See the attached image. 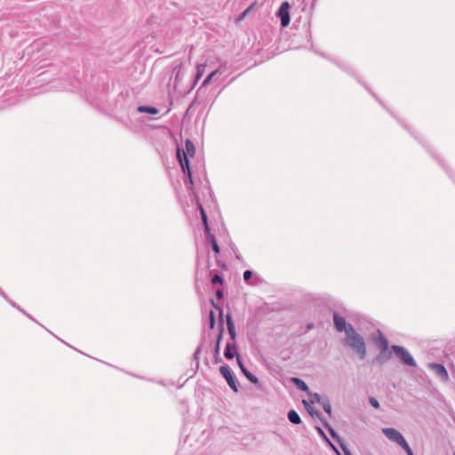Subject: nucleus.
Segmentation results:
<instances>
[{
	"instance_id": "1",
	"label": "nucleus",
	"mask_w": 455,
	"mask_h": 455,
	"mask_svg": "<svg viewBox=\"0 0 455 455\" xmlns=\"http://www.w3.org/2000/svg\"><path fill=\"white\" fill-rule=\"evenodd\" d=\"M186 152L182 151L180 148L177 149V160L181 167L182 172L184 173V184L188 190H192L194 181L192 177V172L188 160L189 157H193L196 153V148L194 143L188 140L186 141Z\"/></svg>"
},
{
	"instance_id": "2",
	"label": "nucleus",
	"mask_w": 455,
	"mask_h": 455,
	"mask_svg": "<svg viewBox=\"0 0 455 455\" xmlns=\"http://www.w3.org/2000/svg\"><path fill=\"white\" fill-rule=\"evenodd\" d=\"M345 345L350 347L357 355L358 359L364 360L367 354L365 341L354 326L348 328L347 335H346Z\"/></svg>"
},
{
	"instance_id": "3",
	"label": "nucleus",
	"mask_w": 455,
	"mask_h": 455,
	"mask_svg": "<svg viewBox=\"0 0 455 455\" xmlns=\"http://www.w3.org/2000/svg\"><path fill=\"white\" fill-rule=\"evenodd\" d=\"M227 327H228V334H229V337H230V339L232 340V342H228L226 344V347L224 350V356L228 360H231L234 357H236V355H238V354L236 352L233 351V350L236 349V345H235L236 332H235V323L233 321V318H232V315L230 313L227 314Z\"/></svg>"
},
{
	"instance_id": "4",
	"label": "nucleus",
	"mask_w": 455,
	"mask_h": 455,
	"mask_svg": "<svg viewBox=\"0 0 455 455\" xmlns=\"http://www.w3.org/2000/svg\"><path fill=\"white\" fill-rule=\"evenodd\" d=\"M391 349L404 365L417 367L415 359L404 347L393 345Z\"/></svg>"
},
{
	"instance_id": "5",
	"label": "nucleus",
	"mask_w": 455,
	"mask_h": 455,
	"mask_svg": "<svg viewBox=\"0 0 455 455\" xmlns=\"http://www.w3.org/2000/svg\"><path fill=\"white\" fill-rule=\"evenodd\" d=\"M220 372L222 375V377L226 379L227 383L232 388V390L235 392H238L239 387L237 379L234 373L232 372L229 366L227 364L220 366Z\"/></svg>"
},
{
	"instance_id": "6",
	"label": "nucleus",
	"mask_w": 455,
	"mask_h": 455,
	"mask_svg": "<svg viewBox=\"0 0 455 455\" xmlns=\"http://www.w3.org/2000/svg\"><path fill=\"white\" fill-rule=\"evenodd\" d=\"M212 306L219 310V314H220V331H219V334H218V337H217V340H216V344H215V347H214V355L215 357L219 356L220 355V342H221V339H222V335H223V331H224V322H223V308L222 307L220 306H218L213 299H212Z\"/></svg>"
},
{
	"instance_id": "7",
	"label": "nucleus",
	"mask_w": 455,
	"mask_h": 455,
	"mask_svg": "<svg viewBox=\"0 0 455 455\" xmlns=\"http://www.w3.org/2000/svg\"><path fill=\"white\" fill-rule=\"evenodd\" d=\"M290 4L287 1H284L281 4L276 12V15L280 19V23L283 28H285L290 24Z\"/></svg>"
},
{
	"instance_id": "8",
	"label": "nucleus",
	"mask_w": 455,
	"mask_h": 455,
	"mask_svg": "<svg viewBox=\"0 0 455 455\" xmlns=\"http://www.w3.org/2000/svg\"><path fill=\"white\" fill-rule=\"evenodd\" d=\"M382 433L388 440L397 443L399 446H401L403 443L406 442L403 435L395 428L384 427L382 428Z\"/></svg>"
},
{
	"instance_id": "9",
	"label": "nucleus",
	"mask_w": 455,
	"mask_h": 455,
	"mask_svg": "<svg viewBox=\"0 0 455 455\" xmlns=\"http://www.w3.org/2000/svg\"><path fill=\"white\" fill-rule=\"evenodd\" d=\"M303 403L304 405L306 406L307 410L308 411V412L313 416V415H315L320 420L321 422L323 423V425L324 426V427L329 431L330 435L333 437V438H337L338 437V435L337 433L335 432V430L331 427V426L327 422V420L323 417V414L319 411H315V412L313 411L312 408L310 407V405L308 404V403L307 401H303Z\"/></svg>"
},
{
	"instance_id": "10",
	"label": "nucleus",
	"mask_w": 455,
	"mask_h": 455,
	"mask_svg": "<svg viewBox=\"0 0 455 455\" xmlns=\"http://www.w3.org/2000/svg\"><path fill=\"white\" fill-rule=\"evenodd\" d=\"M333 323H334L335 329L338 331H339V332L344 331L346 333V335H347L348 328L350 326H353L350 323L347 324L345 317L339 315L338 313L333 314Z\"/></svg>"
},
{
	"instance_id": "11",
	"label": "nucleus",
	"mask_w": 455,
	"mask_h": 455,
	"mask_svg": "<svg viewBox=\"0 0 455 455\" xmlns=\"http://www.w3.org/2000/svg\"><path fill=\"white\" fill-rule=\"evenodd\" d=\"M315 53L319 54L320 56H322L323 58L333 62L339 68H340L341 70L347 72V74H349L350 76H355V73L354 72V70L352 69V68L345 63H342L341 61L338 60H335V59H332L327 55H325L324 53H322V52H315Z\"/></svg>"
},
{
	"instance_id": "12",
	"label": "nucleus",
	"mask_w": 455,
	"mask_h": 455,
	"mask_svg": "<svg viewBox=\"0 0 455 455\" xmlns=\"http://www.w3.org/2000/svg\"><path fill=\"white\" fill-rule=\"evenodd\" d=\"M141 113H142V105L138 106L136 110L133 111V113L132 114V117L130 119L131 128L135 131H139L140 129V127L142 126V121L140 120V117L135 118V116L140 115Z\"/></svg>"
},
{
	"instance_id": "13",
	"label": "nucleus",
	"mask_w": 455,
	"mask_h": 455,
	"mask_svg": "<svg viewBox=\"0 0 455 455\" xmlns=\"http://www.w3.org/2000/svg\"><path fill=\"white\" fill-rule=\"evenodd\" d=\"M430 368L443 380L447 381L449 379L448 371H447L446 368L443 364L437 363H432L430 365Z\"/></svg>"
},
{
	"instance_id": "14",
	"label": "nucleus",
	"mask_w": 455,
	"mask_h": 455,
	"mask_svg": "<svg viewBox=\"0 0 455 455\" xmlns=\"http://www.w3.org/2000/svg\"><path fill=\"white\" fill-rule=\"evenodd\" d=\"M374 342L380 352L385 353L386 350L389 349L388 340L380 331H378V337L374 339Z\"/></svg>"
},
{
	"instance_id": "15",
	"label": "nucleus",
	"mask_w": 455,
	"mask_h": 455,
	"mask_svg": "<svg viewBox=\"0 0 455 455\" xmlns=\"http://www.w3.org/2000/svg\"><path fill=\"white\" fill-rule=\"evenodd\" d=\"M392 356V352L387 349L386 350V352H380L379 351V354L376 356L374 362L378 364H383L385 363H387Z\"/></svg>"
},
{
	"instance_id": "16",
	"label": "nucleus",
	"mask_w": 455,
	"mask_h": 455,
	"mask_svg": "<svg viewBox=\"0 0 455 455\" xmlns=\"http://www.w3.org/2000/svg\"><path fill=\"white\" fill-rule=\"evenodd\" d=\"M206 236H207V240H208L209 243L211 244L212 251L217 254L220 253V249L218 244L217 239L214 236V235H212L211 233L210 229H209V232H206Z\"/></svg>"
},
{
	"instance_id": "17",
	"label": "nucleus",
	"mask_w": 455,
	"mask_h": 455,
	"mask_svg": "<svg viewBox=\"0 0 455 455\" xmlns=\"http://www.w3.org/2000/svg\"><path fill=\"white\" fill-rule=\"evenodd\" d=\"M291 381L300 391H303V392H308L309 391V387H308L307 384L303 379H301L299 378H297V377H293V378L291 379Z\"/></svg>"
},
{
	"instance_id": "18",
	"label": "nucleus",
	"mask_w": 455,
	"mask_h": 455,
	"mask_svg": "<svg viewBox=\"0 0 455 455\" xmlns=\"http://www.w3.org/2000/svg\"><path fill=\"white\" fill-rule=\"evenodd\" d=\"M287 418L289 421L294 425H299L301 423L300 416L295 410H290L287 413Z\"/></svg>"
},
{
	"instance_id": "19",
	"label": "nucleus",
	"mask_w": 455,
	"mask_h": 455,
	"mask_svg": "<svg viewBox=\"0 0 455 455\" xmlns=\"http://www.w3.org/2000/svg\"><path fill=\"white\" fill-rule=\"evenodd\" d=\"M206 65L205 64H197L196 65V73L195 76V84L202 78L205 72Z\"/></svg>"
},
{
	"instance_id": "20",
	"label": "nucleus",
	"mask_w": 455,
	"mask_h": 455,
	"mask_svg": "<svg viewBox=\"0 0 455 455\" xmlns=\"http://www.w3.org/2000/svg\"><path fill=\"white\" fill-rule=\"evenodd\" d=\"M243 374L251 383L258 387L259 386V379L254 374H252L248 369L244 371Z\"/></svg>"
},
{
	"instance_id": "21",
	"label": "nucleus",
	"mask_w": 455,
	"mask_h": 455,
	"mask_svg": "<svg viewBox=\"0 0 455 455\" xmlns=\"http://www.w3.org/2000/svg\"><path fill=\"white\" fill-rule=\"evenodd\" d=\"M243 280L246 283L250 284V285H256L257 283L255 281L252 280V276H253V272L251 270H245L243 272Z\"/></svg>"
},
{
	"instance_id": "22",
	"label": "nucleus",
	"mask_w": 455,
	"mask_h": 455,
	"mask_svg": "<svg viewBox=\"0 0 455 455\" xmlns=\"http://www.w3.org/2000/svg\"><path fill=\"white\" fill-rule=\"evenodd\" d=\"M199 209H200V213L202 216V220H203V223L204 226L205 232H209L210 227L208 224V218H207L206 212L201 204L199 205Z\"/></svg>"
},
{
	"instance_id": "23",
	"label": "nucleus",
	"mask_w": 455,
	"mask_h": 455,
	"mask_svg": "<svg viewBox=\"0 0 455 455\" xmlns=\"http://www.w3.org/2000/svg\"><path fill=\"white\" fill-rule=\"evenodd\" d=\"M252 10H254V4H251L249 7H247L243 12H242L239 14L237 21L243 20Z\"/></svg>"
},
{
	"instance_id": "24",
	"label": "nucleus",
	"mask_w": 455,
	"mask_h": 455,
	"mask_svg": "<svg viewBox=\"0 0 455 455\" xmlns=\"http://www.w3.org/2000/svg\"><path fill=\"white\" fill-rule=\"evenodd\" d=\"M211 282L213 285H216V284L221 285L224 283V278L220 274H215L211 277Z\"/></svg>"
},
{
	"instance_id": "25",
	"label": "nucleus",
	"mask_w": 455,
	"mask_h": 455,
	"mask_svg": "<svg viewBox=\"0 0 455 455\" xmlns=\"http://www.w3.org/2000/svg\"><path fill=\"white\" fill-rule=\"evenodd\" d=\"M321 405L323 406V411L329 415L331 416V405L329 402L328 399H323V403H321Z\"/></svg>"
},
{
	"instance_id": "26",
	"label": "nucleus",
	"mask_w": 455,
	"mask_h": 455,
	"mask_svg": "<svg viewBox=\"0 0 455 455\" xmlns=\"http://www.w3.org/2000/svg\"><path fill=\"white\" fill-rule=\"evenodd\" d=\"M144 114L157 115L159 114V109L153 106H144Z\"/></svg>"
},
{
	"instance_id": "27",
	"label": "nucleus",
	"mask_w": 455,
	"mask_h": 455,
	"mask_svg": "<svg viewBox=\"0 0 455 455\" xmlns=\"http://www.w3.org/2000/svg\"><path fill=\"white\" fill-rule=\"evenodd\" d=\"M215 314L213 310H211L209 313L208 326L210 329H213L215 327Z\"/></svg>"
},
{
	"instance_id": "28",
	"label": "nucleus",
	"mask_w": 455,
	"mask_h": 455,
	"mask_svg": "<svg viewBox=\"0 0 455 455\" xmlns=\"http://www.w3.org/2000/svg\"><path fill=\"white\" fill-rule=\"evenodd\" d=\"M201 351H202V345H200V346L196 349V351H195V353H194V355H193L194 360H195V361H196V367H198V366H199V359H200L199 355H200Z\"/></svg>"
},
{
	"instance_id": "29",
	"label": "nucleus",
	"mask_w": 455,
	"mask_h": 455,
	"mask_svg": "<svg viewBox=\"0 0 455 455\" xmlns=\"http://www.w3.org/2000/svg\"><path fill=\"white\" fill-rule=\"evenodd\" d=\"M369 403L375 409H379L380 404L375 397H369Z\"/></svg>"
},
{
	"instance_id": "30",
	"label": "nucleus",
	"mask_w": 455,
	"mask_h": 455,
	"mask_svg": "<svg viewBox=\"0 0 455 455\" xmlns=\"http://www.w3.org/2000/svg\"><path fill=\"white\" fill-rule=\"evenodd\" d=\"M401 447L404 450L407 455H414L411 448L408 444L407 441L403 443Z\"/></svg>"
},
{
	"instance_id": "31",
	"label": "nucleus",
	"mask_w": 455,
	"mask_h": 455,
	"mask_svg": "<svg viewBox=\"0 0 455 455\" xmlns=\"http://www.w3.org/2000/svg\"><path fill=\"white\" fill-rule=\"evenodd\" d=\"M323 398L322 396L317 394V393H315L312 395V400H311V403H323Z\"/></svg>"
},
{
	"instance_id": "32",
	"label": "nucleus",
	"mask_w": 455,
	"mask_h": 455,
	"mask_svg": "<svg viewBox=\"0 0 455 455\" xmlns=\"http://www.w3.org/2000/svg\"><path fill=\"white\" fill-rule=\"evenodd\" d=\"M211 83V79L206 76V78L203 81L201 86L199 87L197 93L205 86H207Z\"/></svg>"
},
{
	"instance_id": "33",
	"label": "nucleus",
	"mask_w": 455,
	"mask_h": 455,
	"mask_svg": "<svg viewBox=\"0 0 455 455\" xmlns=\"http://www.w3.org/2000/svg\"><path fill=\"white\" fill-rule=\"evenodd\" d=\"M211 83V79L206 76V78L203 81L201 86L199 87L197 93L205 86H207Z\"/></svg>"
},
{
	"instance_id": "34",
	"label": "nucleus",
	"mask_w": 455,
	"mask_h": 455,
	"mask_svg": "<svg viewBox=\"0 0 455 455\" xmlns=\"http://www.w3.org/2000/svg\"><path fill=\"white\" fill-rule=\"evenodd\" d=\"M438 162L440 164V165L445 170V172L449 174V176L454 180V182H455V177H453V175L448 171V169L446 168V166L444 165V164L443 163L442 160L438 159Z\"/></svg>"
},
{
	"instance_id": "35",
	"label": "nucleus",
	"mask_w": 455,
	"mask_h": 455,
	"mask_svg": "<svg viewBox=\"0 0 455 455\" xmlns=\"http://www.w3.org/2000/svg\"><path fill=\"white\" fill-rule=\"evenodd\" d=\"M340 447L344 452V455H353L349 449L343 443L340 444Z\"/></svg>"
},
{
	"instance_id": "36",
	"label": "nucleus",
	"mask_w": 455,
	"mask_h": 455,
	"mask_svg": "<svg viewBox=\"0 0 455 455\" xmlns=\"http://www.w3.org/2000/svg\"><path fill=\"white\" fill-rule=\"evenodd\" d=\"M220 73V69H215L213 71H212L208 76L207 77H209L211 79V81L214 78V76Z\"/></svg>"
},
{
	"instance_id": "37",
	"label": "nucleus",
	"mask_w": 455,
	"mask_h": 455,
	"mask_svg": "<svg viewBox=\"0 0 455 455\" xmlns=\"http://www.w3.org/2000/svg\"><path fill=\"white\" fill-rule=\"evenodd\" d=\"M363 86L379 102V104L384 106L383 103L381 102V100L376 96V94H374L365 84H363Z\"/></svg>"
},
{
	"instance_id": "38",
	"label": "nucleus",
	"mask_w": 455,
	"mask_h": 455,
	"mask_svg": "<svg viewBox=\"0 0 455 455\" xmlns=\"http://www.w3.org/2000/svg\"><path fill=\"white\" fill-rule=\"evenodd\" d=\"M172 72L175 73L176 79H177L179 77V75L180 72V66L174 67Z\"/></svg>"
},
{
	"instance_id": "39",
	"label": "nucleus",
	"mask_w": 455,
	"mask_h": 455,
	"mask_svg": "<svg viewBox=\"0 0 455 455\" xmlns=\"http://www.w3.org/2000/svg\"><path fill=\"white\" fill-rule=\"evenodd\" d=\"M236 363L238 366L240 367L242 364H243V360L239 355H236Z\"/></svg>"
},
{
	"instance_id": "40",
	"label": "nucleus",
	"mask_w": 455,
	"mask_h": 455,
	"mask_svg": "<svg viewBox=\"0 0 455 455\" xmlns=\"http://www.w3.org/2000/svg\"><path fill=\"white\" fill-rule=\"evenodd\" d=\"M216 296H217L218 299H222L223 296H224L223 291L221 290H218L216 291Z\"/></svg>"
},
{
	"instance_id": "41",
	"label": "nucleus",
	"mask_w": 455,
	"mask_h": 455,
	"mask_svg": "<svg viewBox=\"0 0 455 455\" xmlns=\"http://www.w3.org/2000/svg\"><path fill=\"white\" fill-rule=\"evenodd\" d=\"M197 98L196 97L192 103L189 105L188 109L190 110L196 104Z\"/></svg>"
},
{
	"instance_id": "42",
	"label": "nucleus",
	"mask_w": 455,
	"mask_h": 455,
	"mask_svg": "<svg viewBox=\"0 0 455 455\" xmlns=\"http://www.w3.org/2000/svg\"><path fill=\"white\" fill-rule=\"evenodd\" d=\"M318 433L326 438V435L321 427H316Z\"/></svg>"
},
{
	"instance_id": "43",
	"label": "nucleus",
	"mask_w": 455,
	"mask_h": 455,
	"mask_svg": "<svg viewBox=\"0 0 455 455\" xmlns=\"http://www.w3.org/2000/svg\"><path fill=\"white\" fill-rule=\"evenodd\" d=\"M239 368H240V370H241V372H242V373H243V372H244V371H246V370H247V368L245 367V365H244V364H242Z\"/></svg>"
},
{
	"instance_id": "44",
	"label": "nucleus",
	"mask_w": 455,
	"mask_h": 455,
	"mask_svg": "<svg viewBox=\"0 0 455 455\" xmlns=\"http://www.w3.org/2000/svg\"><path fill=\"white\" fill-rule=\"evenodd\" d=\"M0 295L4 297L5 299H7V296L4 294V292L0 289Z\"/></svg>"
},
{
	"instance_id": "45",
	"label": "nucleus",
	"mask_w": 455,
	"mask_h": 455,
	"mask_svg": "<svg viewBox=\"0 0 455 455\" xmlns=\"http://www.w3.org/2000/svg\"><path fill=\"white\" fill-rule=\"evenodd\" d=\"M10 303H11V305H12V307H17V308H19L20 311H22V310H21V309H20V308L16 305V303L12 302V301H10Z\"/></svg>"
},
{
	"instance_id": "46",
	"label": "nucleus",
	"mask_w": 455,
	"mask_h": 455,
	"mask_svg": "<svg viewBox=\"0 0 455 455\" xmlns=\"http://www.w3.org/2000/svg\"><path fill=\"white\" fill-rule=\"evenodd\" d=\"M143 122H144V125H148V124H147V119H146V117H145V116H144Z\"/></svg>"
},
{
	"instance_id": "47",
	"label": "nucleus",
	"mask_w": 455,
	"mask_h": 455,
	"mask_svg": "<svg viewBox=\"0 0 455 455\" xmlns=\"http://www.w3.org/2000/svg\"><path fill=\"white\" fill-rule=\"evenodd\" d=\"M313 326H314V325H313L312 323H311V324H307V329H312V328H313Z\"/></svg>"
},
{
	"instance_id": "48",
	"label": "nucleus",
	"mask_w": 455,
	"mask_h": 455,
	"mask_svg": "<svg viewBox=\"0 0 455 455\" xmlns=\"http://www.w3.org/2000/svg\"><path fill=\"white\" fill-rule=\"evenodd\" d=\"M216 358V362H219V361H221L220 358H219V356L215 357Z\"/></svg>"
},
{
	"instance_id": "49",
	"label": "nucleus",
	"mask_w": 455,
	"mask_h": 455,
	"mask_svg": "<svg viewBox=\"0 0 455 455\" xmlns=\"http://www.w3.org/2000/svg\"><path fill=\"white\" fill-rule=\"evenodd\" d=\"M453 455H455V451L453 452Z\"/></svg>"
}]
</instances>
